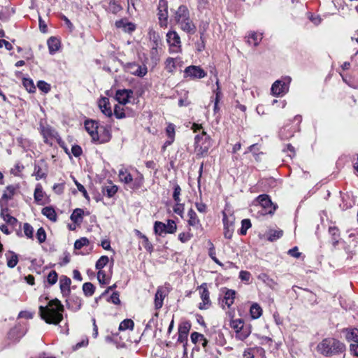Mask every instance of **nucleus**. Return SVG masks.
<instances>
[{
    "mask_svg": "<svg viewBox=\"0 0 358 358\" xmlns=\"http://www.w3.org/2000/svg\"><path fill=\"white\" fill-rule=\"evenodd\" d=\"M36 238L39 243H43L46 240V233L43 227H40L36 232Z\"/></svg>",
    "mask_w": 358,
    "mask_h": 358,
    "instance_id": "nucleus-57",
    "label": "nucleus"
},
{
    "mask_svg": "<svg viewBox=\"0 0 358 358\" xmlns=\"http://www.w3.org/2000/svg\"><path fill=\"white\" fill-rule=\"evenodd\" d=\"M250 327L244 326L241 330L236 331V338L240 341H244L250 336Z\"/></svg>",
    "mask_w": 358,
    "mask_h": 358,
    "instance_id": "nucleus-34",
    "label": "nucleus"
},
{
    "mask_svg": "<svg viewBox=\"0 0 358 358\" xmlns=\"http://www.w3.org/2000/svg\"><path fill=\"white\" fill-rule=\"evenodd\" d=\"M239 278L244 282H249L251 279V273L247 271H241L239 273Z\"/></svg>",
    "mask_w": 358,
    "mask_h": 358,
    "instance_id": "nucleus-64",
    "label": "nucleus"
},
{
    "mask_svg": "<svg viewBox=\"0 0 358 358\" xmlns=\"http://www.w3.org/2000/svg\"><path fill=\"white\" fill-rule=\"evenodd\" d=\"M99 106L101 112L108 117H111L112 110L110 106L109 99L106 97H102L99 101Z\"/></svg>",
    "mask_w": 358,
    "mask_h": 358,
    "instance_id": "nucleus-23",
    "label": "nucleus"
},
{
    "mask_svg": "<svg viewBox=\"0 0 358 358\" xmlns=\"http://www.w3.org/2000/svg\"><path fill=\"white\" fill-rule=\"evenodd\" d=\"M58 280V275L55 271H51L47 276V282L51 286L55 285Z\"/></svg>",
    "mask_w": 358,
    "mask_h": 358,
    "instance_id": "nucleus-54",
    "label": "nucleus"
},
{
    "mask_svg": "<svg viewBox=\"0 0 358 358\" xmlns=\"http://www.w3.org/2000/svg\"><path fill=\"white\" fill-rule=\"evenodd\" d=\"M118 177L121 182L128 185L129 186L133 181V176L127 169H120L119 171Z\"/></svg>",
    "mask_w": 358,
    "mask_h": 358,
    "instance_id": "nucleus-28",
    "label": "nucleus"
},
{
    "mask_svg": "<svg viewBox=\"0 0 358 358\" xmlns=\"http://www.w3.org/2000/svg\"><path fill=\"white\" fill-rule=\"evenodd\" d=\"M5 255L8 267L14 268L18 262V255L13 251H8Z\"/></svg>",
    "mask_w": 358,
    "mask_h": 358,
    "instance_id": "nucleus-29",
    "label": "nucleus"
},
{
    "mask_svg": "<svg viewBox=\"0 0 358 358\" xmlns=\"http://www.w3.org/2000/svg\"><path fill=\"white\" fill-rule=\"evenodd\" d=\"M47 174L46 164L44 160H41L38 164L35 163L33 175L37 180L45 178Z\"/></svg>",
    "mask_w": 358,
    "mask_h": 358,
    "instance_id": "nucleus-13",
    "label": "nucleus"
},
{
    "mask_svg": "<svg viewBox=\"0 0 358 358\" xmlns=\"http://www.w3.org/2000/svg\"><path fill=\"white\" fill-rule=\"evenodd\" d=\"M37 87L41 92L44 93H48L51 90L50 85L44 80L38 81Z\"/></svg>",
    "mask_w": 358,
    "mask_h": 358,
    "instance_id": "nucleus-52",
    "label": "nucleus"
},
{
    "mask_svg": "<svg viewBox=\"0 0 358 358\" xmlns=\"http://www.w3.org/2000/svg\"><path fill=\"white\" fill-rule=\"evenodd\" d=\"M167 234H174L177 229V225L173 220H168L166 224Z\"/></svg>",
    "mask_w": 358,
    "mask_h": 358,
    "instance_id": "nucleus-56",
    "label": "nucleus"
},
{
    "mask_svg": "<svg viewBox=\"0 0 358 358\" xmlns=\"http://www.w3.org/2000/svg\"><path fill=\"white\" fill-rule=\"evenodd\" d=\"M117 191V187L111 182L108 186H104L102 188V192L103 194H106L108 197L110 198L113 196Z\"/></svg>",
    "mask_w": 358,
    "mask_h": 358,
    "instance_id": "nucleus-39",
    "label": "nucleus"
},
{
    "mask_svg": "<svg viewBox=\"0 0 358 358\" xmlns=\"http://www.w3.org/2000/svg\"><path fill=\"white\" fill-rule=\"evenodd\" d=\"M244 326L243 322L241 319L234 320L231 322V327L233 328L236 332V331L241 330Z\"/></svg>",
    "mask_w": 358,
    "mask_h": 358,
    "instance_id": "nucleus-60",
    "label": "nucleus"
},
{
    "mask_svg": "<svg viewBox=\"0 0 358 358\" xmlns=\"http://www.w3.org/2000/svg\"><path fill=\"white\" fill-rule=\"evenodd\" d=\"M345 349V345L334 338H326L317 346V350L325 357L343 353Z\"/></svg>",
    "mask_w": 358,
    "mask_h": 358,
    "instance_id": "nucleus-3",
    "label": "nucleus"
},
{
    "mask_svg": "<svg viewBox=\"0 0 358 358\" xmlns=\"http://www.w3.org/2000/svg\"><path fill=\"white\" fill-rule=\"evenodd\" d=\"M42 214L48 219L52 222H56L57 220V213L52 206H46L42 209Z\"/></svg>",
    "mask_w": 358,
    "mask_h": 358,
    "instance_id": "nucleus-32",
    "label": "nucleus"
},
{
    "mask_svg": "<svg viewBox=\"0 0 358 358\" xmlns=\"http://www.w3.org/2000/svg\"><path fill=\"white\" fill-rule=\"evenodd\" d=\"M64 307L61 301L55 299L48 301L46 306H40L38 313L48 324L57 325L63 320Z\"/></svg>",
    "mask_w": 358,
    "mask_h": 358,
    "instance_id": "nucleus-1",
    "label": "nucleus"
},
{
    "mask_svg": "<svg viewBox=\"0 0 358 358\" xmlns=\"http://www.w3.org/2000/svg\"><path fill=\"white\" fill-rule=\"evenodd\" d=\"M346 339L349 341H353L354 343H358V329L355 328L348 331Z\"/></svg>",
    "mask_w": 358,
    "mask_h": 358,
    "instance_id": "nucleus-43",
    "label": "nucleus"
},
{
    "mask_svg": "<svg viewBox=\"0 0 358 358\" xmlns=\"http://www.w3.org/2000/svg\"><path fill=\"white\" fill-rule=\"evenodd\" d=\"M166 41L171 52H178L180 50V38L176 31H169L166 34Z\"/></svg>",
    "mask_w": 358,
    "mask_h": 358,
    "instance_id": "nucleus-8",
    "label": "nucleus"
},
{
    "mask_svg": "<svg viewBox=\"0 0 358 358\" xmlns=\"http://www.w3.org/2000/svg\"><path fill=\"white\" fill-rule=\"evenodd\" d=\"M144 182V177L143 174L137 172L135 178H133V181L129 185V187L133 190H137L143 187Z\"/></svg>",
    "mask_w": 358,
    "mask_h": 358,
    "instance_id": "nucleus-25",
    "label": "nucleus"
},
{
    "mask_svg": "<svg viewBox=\"0 0 358 358\" xmlns=\"http://www.w3.org/2000/svg\"><path fill=\"white\" fill-rule=\"evenodd\" d=\"M185 77L191 78H203L206 76V73L199 66L191 65L185 69Z\"/></svg>",
    "mask_w": 358,
    "mask_h": 358,
    "instance_id": "nucleus-10",
    "label": "nucleus"
},
{
    "mask_svg": "<svg viewBox=\"0 0 358 358\" xmlns=\"http://www.w3.org/2000/svg\"><path fill=\"white\" fill-rule=\"evenodd\" d=\"M282 234L283 231L282 230H272L268 234V240L270 241H275L280 238Z\"/></svg>",
    "mask_w": 358,
    "mask_h": 358,
    "instance_id": "nucleus-49",
    "label": "nucleus"
},
{
    "mask_svg": "<svg viewBox=\"0 0 358 358\" xmlns=\"http://www.w3.org/2000/svg\"><path fill=\"white\" fill-rule=\"evenodd\" d=\"M129 68H135V70L129 69V73L134 74L135 76H138L140 77L144 76L147 73V68L142 67L141 66L137 64L135 62L128 63Z\"/></svg>",
    "mask_w": 358,
    "mask_h": 358,
    "instance_id": "nucleus-24",
    "label": "nucleus"
},
{
    "mask_svg": "<svg viewBox=\"0 0 358 358\" xmlns=\"http://www.w3.org/2000/svg\"><path fill=\"white\" fill-rule=\"evenodd\" d=\"M251 222L249 219H244L241 221V228L240 229V234L245 235L248 229L251 227Z\"/></svg>",
    "mask_w": 358,
    "mask_h": 358,
    "instance_id": "nucleus-50",
    "label": "nucleus"
},
{
    "mask_svg": "<svg viewBox=\"0 0 358 358\" xmlns=\"http://www.w3.org/2000/svg\"><path fill=\"white\" fill-rule=\"evenodd\" d=\"M167 290L164 287H159L155 296V309L159 310L163 306V301L165 296L167 295Z\"/></svg>",
    "mask_w": 358,
    "mask_h": 358,
    "instance_id": "nucleus-17",
    "label": "nucleus"
},
{
    "mask_svg": "<svg viewBox=\"0 0 358 358\" xmlns=\"http://www.w3.org/2000/svg\"><path fill=\"white\" fill-rule=\"evenodd\" d=\"M157 15L161 27L167 26L168 20V1L167 0H159L157 7Z\"/></svg>",
    "mask_w": 358,
    "mask_h": 358,
    "instance_id": "nucleus-7",
    "label": "nucleus"
},
{
    "mask_svg": "<svg viewBox=\"0 0 358 358\" xmlns=\"http://www.w3.org/2000/svg\"><path fill=\"white\" fill-rule=\"evenodd\" d=\"M48 46L50 54H55L60 47V42L56 37H50L48 40Z\"/></svg>",
    "mask_w": 358,
    "mask_h": 358,
    "instance_id": "nucleus-30",
    "label": "nucleus"
},
{
    "mask_svg": "<svg viewBox=\"0 0 358 358\" xmlns=\"http://www.w3.org/2000/svg\"><path fill=\"white\" fill-rule=\"evenodd\" d=\"M1 217L8 224H10L11 226H15L18 222L17 220L7 213L8 211V209L6 206L3 207V203L1 204Z\"/></svg>",
    "mask_w": 358,
    "mask_h": 358,
    "instance_id": "nucleus-22",
    "label": "nucleus"
},
{
    "mask_svg": "<svg viewBox=\"0 0 358 358\" xmlns=\"http://www.w3.org/2000/svg\"><path fill=\"white\" fill-rule=\"evenodd\" d=\"M114 115L117 119H122L125 117V113L123 108L118 105H115L114 107Z\"/></svg>",
    "mask_w": 358,
    "mask_h": 358,
    "instance_id": "nucleus-62",
    "label": "nucleus"
},
{
    "mask_svg": "<svg viewBox=\"0 0 358 358\" xmlns=\"http://www.w3.org/2000/svg\"><path fill=\"white\" fill-rule=\"evenodd\" d=\"M111 134L110 130L104 126L99 127L98 129V138H95L94 143H106L110 140Z\"/></svg>",
    "mask_w": 358,
    "mask_h": 358,
    "instance_id": "nucleus-14",
    "label": "nucleus"
},
{
    "mask_svg": "<svg viewBox=\"0 0 358 358\" xmlns=\"http://www.w3.org/2000/svg\"><path fill=\"white\" fill-rule=\"evenodd\" d=\"M71 279L66 276L62 275L59 280V287L61 292L64 296H67L70 294Z\"/></svg>",
    "mask_w": 358,
    "mask_h": 358,
    "instance_id": "nucleus-19",
    "label": "nucleus"
},
{
    "mask_svg": "<svg viewBox=\"0 0 358 358\" xmlns=\"http://www.w3.org/2000/svg\"><path fill=\"white\" fill-rule=\"evenodd\" d=\"M181 194V188L180 185L175 182L173 184V199L175 202H180L181 199L180 198V195Z\"/></svg>",
    "mask_w": 358,
    "mask_h": 358,
    "instance_id": "nucleus-48",
    "label": "nucleus"
},
{
    "mask_svg": "<svg viewBox=\"0 0 358 358\" xmlns=\"http://www.w3.org/2000/svg\"><path fill=\"white\" fill-rule=\"evenodd\" d=\"M211 145V138L204 131L194 138L195 151L199 157L206 155Z\"/></svg>",
    "mask_w": 358,
    "mask_h": 358,
    "instance_id": "nucleus-4",
    "label": "nucleus"
},
{
    "mask_svg": "<svg viewBox=\"0 0 358 358\" xmlns=\"http://www.w3.org/2000/svg\"><path fill=\"white\" fill-rule=\"evenodd\" d=\"M173 19L176 24L183 31L190 35L196 31V27L190 18L189 10L187 6L180 5L173 13Z\"/></svg>",
    "mask_w": 358,
    "mask_h": 358,
    "instance_id": "nucleus-2",
    "label": "nucleus"
},
{
    "mask_svg": "<svg viewBox=\"0 0 358 358\" xmlns=\"http://www.w3.org/2000/svg\"><path fill=\"white\" fill-rule=\"evenodd\" d=\"M184 204L180 202H176L175 206H173V212L177 215H180L181 217H183L184 213Z\"/></svg>",
    "mask_w": 358,
    "mask_h": 358,
    "instance_id": "nucleus-61",
    "label": "nucleus"
},
{
    "mask_svg": "<svg viewBox=\"0 0 358 358\" xmlns=\"http://www.w3.org/2000/svg\"><path fill=\"white\" fill-rule=\"evenodd\" d=\"M262 308L257 303H254L251 306L250 309V315L253 319H258L259 317H260L261 315H262Z\"/></svg>",
    "mask_w": 358,
    "mask_h": 358,
    "instance_id": "nucleus-36",
    "label": "nucleus"
},
{
    "mask_svg": "<svg viewBox=\"0 0 358 358\" xmlns=\"http://www.w3.org/2000/svg\"><path fill=\"white\" fill-rule=\"evenodd\" d=\"M132 94L131 90H118L115 93V99L119 103L125 105L129 102V99Z\"/></svg>",
    "mask_w": 358,
    "mask_h": 358,
    "instance_id": "nucleus-15",
    "label": "nucleus"
},
{
    "mask_svg": "<svg viewBox=\"0 0 358 358\" xmlns=\"http://www.w3.org/2000/svg\"><path fill=\"white\" fill-rule=\"evenodd\" d=\"M95 287L91 282H85L83 285V291L87 297L92 296L95 292Z\"/></svg>",
    "mask_w": 358,
    "mask_h": 358,
    "instance_id": "nucleus-40",
    "label": "nucleus"
},
{
    "mask_svg": "<svg viewBox=\"0 0 358 358\" xmlns=\"http://www.w3.org/2000/svg\"><path fill=\"white\" fill-rule=\"evenodd\" d=\"M199 288L201 290L200 296L202 300V302L199 305V308L200 310H206L209 308L211 305L210 293L208 289L207 284L205 282L202 283Z\"/></svg>",
    "mask_w": 358,
    "mask_h": 358,
    "instance_id": "nucleus-9",
    "label": "nucleus"
},
{
    "mask_svg": "<svg viewBox=\"0 0 358 358\" xmlns=\"http://www.w3.org/2000/svg\"><path fill=\"white\" fill-rule=\"evenodd\" d=\"M158 313H155L152 318L148 321L147 324L145 325V328L144 331H147L148 329H151L153 327H155L157 323V317Z\"/></svg>",
    "mask_w": 358,
    "mask_h": 358,
    "instance_id": "nucleus-58",
    "label": "nucleus"
},
{
    "mask_svg": "<svg viewBox=\"0 0 358 358\" xmlns=\"http://www.w3.org/2000/svg\"><path fill=\"white\" fill-rule=\"evenodd\" d=\"M117 28L122 29L124 31L131 33L135 29L136 26L134 23L128 22L126 19H121L115 22Z\"/></svg>",
    "mask_w": 358,
    "mask_h": 358,
    "instance_id": "nucleus-21",
    "label": "nucleus"
},
{
    "mask_svg": "<svg viewBox=\"0 0 358 358\" xmlns=\"http://www.w3.org/2000/svg\"><path fill=\"white\" fill-rule=\"evenodd\" d=\"M193 237V234L189 232H182L178 234L179 241L182 243H187Z\"/></svg>",
    "mask_w": 358,
    "mask_h": 358,
    "instance_id": "nucleus-59",
    "label": "nucleus"
},
{
    "mask_svg": "<svg viewBox=\"0 0 358 358\" xmlns=\"http://www.w3.org/2000/svg\"><path fill=\"white\" fill-rule=\"evenodd\" d=\"M224 296L220 303L224 308V305L229 308L234 302L236 292L233 289H225Z\"/></svg>",
    "mask_w": 358,
    "mask_h": 358,
    "instance_id": "nucleus-18",
    "label": "nucleus"
},
{
    "mask_svg": "<svg viewBox=\"0 0 358 358\" xmlns=\"http://www.w3.org/2000/svg\"><path fill=\"white\" fill-rule=\"evenodd\" d=\"M291 80L290 77L285 76L275 81L271 88L272 94L275 96H282L286 94L289 90Z\"/></svg>",
    "mask_w": 358,
    "mask_h": 358,
    "instance_id": "nucleus-6",
    "label": "nucleus"
},
{
    "mask_svg": "<svg viewBox=\"0 0 358 358\" xmlns=\"http://www.w3.org/2000/svg\"><path fill=\"white\" fill-rule=\"evenodd\" d=\"M262 39V34H259L255 31H251L248 34L247 42L249 45L253 44L254 46H257Z\"/></svg>",
    "mask_w": 358,
    "mask_h": 358,
    "instance_id": "nucleus-27",
    "label": "nucleus"
},
{
    "mask_svg": "<svg viewBox=\"0 0 358 358\" xmlns=\"http://www.w3.org/2000/svg\"><path fill=\"white\" fill-rule=\"evenodd\" d=\"M166 229V224L162 222L156 221L154 224V232L158 236H162L163 234H167Z\"/></svg>",
    "mask_w": 358,
    "mask_h": 358,
    "instance_id": "nucleus-38",
    "label": "nucleus"
},
{
    "mask_svg": "<svg viewBox=\"0 0 358 358\" xmlns=\"http://www.w3.org/2000/svg\"><path fill=\"white\" fill-rule=\"evenodd\" d=\"M106 274L103 271H99L97 273V279L101 285H106L108 283V280L106 278Z\"/></svg>",
    "mask_w": 358,
    "mask_h": 358,
    "instance_id": "nucleus-63",
    "label": "nucleus"
},
{
    "mask_svg": "<svg viewBox=\"0 0 358 358\" xmlns=\"http://www.w3.org/2000/svg\"><path fill=\"white\" fill-rule=\"evenodd\" d=\"M148 35L150 41L153 43L152 45H157L159 46L160 43V36L157 32L153 29H150L148 32Z\"/></svg>",
    "mask_w": 358,
    "mask_h": 358,
    "instance_id": "nucleus-47",
    "label": "nucleus"
},
{
    "mask_svg": "<svg viewBox=\"0 0 358 358\" xmlns=\"http://www.w3.org/2000/svg\"><path fill=\"white\" fill-rule=\"evenodd\" d=\"M22 84L25 89L29 92L33 93L36 91V87L34 84L33 80L31 78H24L22 80Z\"/></svg>",
    "mask_w": 358,
    "mask_h": 358,
    "instance_id": "nucleus-42",
    "label": "nucleus"
},
{
    "mask_svg": "<svg viewBox=\"0 0 358 358\" xmlns=\"http://www.w3.org/2000/svg\"><path fill=\"white\" fill-rule=\"evenodd\" d=\"M18 188V185H8L3 192L1 201L8 202L9 200H11L16 194Z\"/></svg>",
    "mask_w": 358,
    "mask_h": 358,
    "instance_id": "nucleus-20",
    "label": "nucleus"
},
{
    "mask_svg": "<svg viewBox=\"0 0 358 358\" xmlns=\"http://www.w3.org/2000/svg\"><path fill=\"white\" fill-rule=\"evenodd\" d=\"M69 308L72 309L73 311L78 310L82 306V299L78 296H73L69 300H66Z\"/></svg>",
    "mask_w": 358,
    "mask_h": 358,
    "instance_id": "nucleus-26",
    "label": "nucleus"
},
{
    "mask_svg": "<svg viewBox=\"0 0 358 358\" xmlns=\"http://www.w3.org/2000/svg\"><path fill=\"white\" fill-rule=\"evenodd\" d=\"M122 10V7L115 0H110L108 2V6L106 7V10L108 13H110L113 14H117Z\"/></svg>",
    "mask_w": 358,
    "mask_h": 358,
    "instance_id": "nucleus-31",
    "label": "nucleus"
},
{
    "mask_svg": "<svg viewBox=\"0 0 358 358\" xmlns=\"http://www.w3.org/2000/svg\"><path fill=\"white\" fill-rule=\"evenodd\" d=\"M84 210L81 208H76L70 216L71 220L76 223L79 224L83 220Z\"/></svg>",
    "mask_w": 358,
    "mask_h": 358,
    "instance_id": "nucleus-35",
    "label": "nucleus"
},
{
    "mask_svg": "<svg viewBox=\"0 0 358 358\" xmlns=\"http://www.w3.org/2000/svg\"><path fill=\"white\" fill-rule=\"evenodd\" d=\"M258 279L263 281L266 285L273 287L276 282L271 278L266 273H261L258 275Z\"/></svg>",
    "mask_w": 358,
    "mask_h": 358,
    "instance_id": "nucleus-45",
    "label": "nucleus"
},
{
    "mask_svg": "<svg viewBox=\"0 0 358 358\" xmlns=\"http://www.w3.org/2000/svg\"><path fill=\"white\" fill-rule=\"evenodd\" d=\"M329 232L331 236L332 245L336 247L339 242V229L336 227H330L329 228Z\"/></svg>",
    "mask_w": 358,
    "mask_h": 358,
    "instance_id": "nucleus-37",
    "label": "nucleus"
},
{
    "mask_svg": "<svg viewBox=\"0 0 358 358\" xmlns=\"http://www.w3.org/2000/svg\"><path fill=\"white\" fill-rule=\"evenodd\" d=\"M44 192L43 191V188L41 184H38L36 186L34 197L36 202H40L43 198Z\"/></svg>",
    "mask_w": 358,
    "mask_h": 358,
    "instance_id": "nucleus-46",
    "label": "nucleus"
},
{
    "mask_svg": "<svg viewBox=\"0 0 358 358\" xmlns=\"http://www.w3.org/2000/svg\"><path fill=\"white\" fill-rule=\"evenodd\" d=\"M108 262L109 258L108 256H101L96 262V269H97L98 271H101V269L108 264Z\"/></svg>",
    "mask_w": 358,
    "mask_h": 358,
    "instance_id": "nucleus-44",
    "label": "nucleus"
},
{
    "mask_svg": "<svg viewBox=\"0 0 358 358\" xmlns=\"http://www.w3.org/2000/svg\"><path fill=\"white\" fill-rule=\"evenodd\" d=\"M90 243V241L89 240L85 238V237H83L80 239H78L75 241L74 243V248L76 250H80L81 249L83 246H85V245H88Z\"/></svg>",
    "mask_w": 358,
    "mask_h": 358,
    "instance_id": "nucleus-51",
    "label": "nucleus"
},
{
    "mask_svg": "<svg viewBox=\"0 0 358 358\" xmlns=\"http://www.w3.org/2000/svg\"><path fill=\"white\" fill-rule=\"evenodd\" d=\"M25 333L26 331L22 327L20 326L15 327L9 331L8 338L12 342H18L20 339L24 336Z\"/></svg>",
    "mask_w": 358,
    "mask_h": 358,
    "instance_id": "nucleus-16",
    "label": "nucleus"
},
{
    "mask_svg": "<svg viewBox=\"0 0 358 358\" xmlns=\"http://www.w3.org/2000/svg\"><path fill=\"white\" fill-rule=\"evenodd\" d=\"M191 328V323L189 321H184L181 322L178 327V338L179 343H184L187 340V336Z\"/></svg>",
    "mask_w": 358,
    "mask_h": 358,
    "instance_id": "nucleus-11",
    "label": "nucleus"
},
{
    "mask_svg": "<svg viewBox=\"0 0 358 358\" xmlns=\"http://www.w3.org/2000/svg\"><path fill=\"white\" fill-rule=\"evenodd\" d=\"M142 239V245L144 247V248L149 253H152L153 252V245L150 242L148 238L145 235Z\"/></svg>",
    "mask_w": 358,
    "mask_h": 358,
    "instance_id": "nucleus-55",
    "label": "nucleus"
},
{
    "mask_svg": "<svg viewBox=\"0 0 358 358\" xmlns=\"http://www.w3.org/2000/svg\"><path fill=\"white\" fill-rule=\"evenodd\" d=\"M134 327V322L131 319H125L121 323L119 326V330L120 331H125L127 329L133 330Z\"/></svg>",
    "mask_w": 358,
    "mask_h": 358,
    "instance_id": "nucleus-41",
    "label": "nucleus"
},
{
    "mask_svg": "<svg viewBox=\"0 0 358 358\" xmlns=\"http://www.w3.org/2000/svg\"><path fill=\"white\" fill-rule=\"evenodd\" d=\"M258 205L262 208L261 215L273 214L277 206L272 203L270 197L267 194H261L256 199Z\"/></svg>",
    "mask_w": 358,
    "mask_h": 358,
    "instance_id": "nucleus-5",
    "label": "nucleus"
},
{
    "mask_svg": "<svg viewBox=\"0 0 358 358\" xmlns=\"http://www.w3.org/2000/svg\"><path fill=\"white\" fill-rule=\"evenodd\" d=\"M187 215L189 217L188 224L189 226H192V227H196L198 225L201 226L200 220L198 218L196 213L192 208H190L188 210Z\"/></svg>",
    "mask_w": 358,
    "mask_h": 358,
    "instance_id": "nucleus-33",
    "label": "nucleus"
},
{
    "mask_svg": "<svg viewBox=\"0 0 358 358\" xmlns=\"http://www.w3.org/2000/svg\"><path fill=\"white\" fill-rule=\"evenodd\" d=\"M23 230L24 235L28 238H33L34 237V229L32 226L29 223H24L23 225Z\"/></svg>",
    "mask_w": 358,
    "mask_h": 358,
    "instance_id": "nucleus-53",
    "label": "nucleus"
},
{
    "mask_svg": "<svg viewBox=\"0 0 358 358\" xmlns=\"http://www.w3.org/2000/svg\"><path fill=\"white\" fill-rule=\"evenodd\" d=\"M99 123L92 120H87L85 122V128L92 137V141L98 138Z\"/></svg>",
    "mask_w": 358,
    "mask_h": 358,
    "instance_id": "nucleus-12",
    "label": "nucleus"
}]
</instances>
